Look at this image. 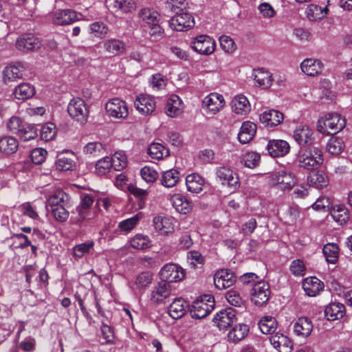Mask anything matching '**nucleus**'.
Masks as SVG:
<instances>
[{
	"instance_id": "58836bf2",
	"label": "nucleus",
	"mask_w": 352,
	"mask_h": 352,
	"mask_svg": "<svg viewBox=\"0 0 352 352\" xmlns=\"http://www.w3.org/2000/svg\"><path fill=\"white\" fill-rule=\"evenodd\" d=\"M232 111L239 115H243L250 111L248 98L244 96H237L232 101Z\"/></svg>"
},
{
	"instance_id": "0eeeda50",
	"label": "nucleus",
	"mask_w": 352,
	"mask_h": 352,
	"mask_svg": "<svg viewBox=\"0 0 352 352\" xmlns=\"http://www.w3.org/2000/svg\"><path fill=\"white\" fill-rule=\"evenodd\" d=\"M172 294L171 285L166 282L160 280L152 289L149 300L151 304L159 305L164 304Z\"/></svg>"
},
{
	"instance_id": "2eb2a0df",
	"label": "nucleus",
	"mask_w": 352,
	"mask_h": 352,
	"mask_svg": "<svg viewBox=\"0 0 352 352\" xmlns=\"http://www.w3.org/2000/svg\"><path fill=\"white\" fill-rule=\"evenodd\" d=\"M236 321V310L229 307L217 313L213 322L220 330H226Z\"/></svg>"
},
{
	"instance_id": "c756f323",
	"label": "nucleus",
	"mask_w": 352,
	"mask_h": 352,
	"mask_svg": "<svg viewBox=\"0 0 352 352\" xmlns=\"http://www.w3.org/2000/svg\"><path fill=\"white\" fill-rule=\"evenodd\" d=\"M345 314V307L340 302H332L326 307L325 317L328 320L334 321L342 318Z\"/></svg>"
},
{
	"instance_id": "72a5a7b5",
	"label": "nucleus",
	"mask_w": 352,
	"mask_h": 352,
	"mask_svg": "<svg viewBox=\"0 0 352 352\" xmlns=\"http://www.w3.org/2000/svg\"><path fill=\"white\" fill-rule=\"evenodd\" d=\"M19 143L16 138L6 135L0 138V153L6 155L14 153L18 150Z\"/></svg>"
},
{
	"instance_id": "423d86ee",
	"label": "nucleus",
	"mask_w": 352,
	"mask_h": 352,
	"mask_svg": "<svg viewBox=\"0 0 352 352\" xmlns=\"http://www.w3.org/2000/svg\"><path fill=\"white\" fill-rule=\"evenodd\" d=\"M42 45L38 38L32 33H24L18 36L15 41L16 48L23 53L38 50Z\"/></svg>"
},
{
	"instance_id": "4468645a",
	"label": "nucleus",
	"mask_w": 352,
	"mask_h": 352,
	"mask_svg": "<svg viewBox=\"0 0 352 352\" xmlns=\"http://www.w3.org/2000/svg\"><path fill=\"white\" fill-rule=\"evenodd\" d=\"M191 47L200 54L209 55L215 50V42L210 36L201 34L194 38Z\"/></svg>"
},
{
	"instance_id": "9b49d317",
	"label": "nucleus",
	"mask_w": 352,
	"mask_h": 352,
	"mask_svg": "<svg viewBox=\"0 0 352 352\" xmlns=\"http://www.w3.org/2000/svg\"><path fill=\"white\" fill-rule=\"evenodd\" d=\"M215 174L223 186H227L233 190L239 188L240 182L238 175L231 168L226 166L218 167L216 169Z\"/></svg>"
},
{
	"instance_id": "c03bdc74",
	"label": "nucleus",
	"mask_w": 352,
	"mask_h": 352,
	"mask_svg": "<svg viewBox=\"0 0 352 352\" xmlns=\"http://www.w3.org/2000/svg\"><path fill=\"white\" fill-rule=\"evenodd\" d=\"M249 331L246 324H239L232 329L228 334V340L232 342H236L243 339Z\"/></svg>"
},
{
	"instance_id": "f8f14e48",
	"label": "nucleus",
	"mask_w": 352,
	"mask_h": 352,
	"mask_svg": "<svg viewBox=\"0 0 352 352\" xmlns=\"http://www.w3.org/2000/svg\"><path fill=\"white\" fill-rule=\"evenodd\" d=\"M108 115L117 119H124L129 116L128 107L125 101L118 98L109 100L105 104Z\"/></svg>"
},
{
	"instance_id": "c9c22d12",
	"label": "nucleus",
	"mask_w": 352,
	"mask_h": 352,
	"mask_svg": "<svg viewBox=\"0 0 352 352\" xmlns=\"http://www.w3.org/2000/svg\"><path fill=\"white\" fill-rule=\"evenodd\" d=\"M187 190L192 193H199L204 185V178L197 173L188 175L186 178Z\"/></svg>"
},
{
	"instance_id": "bf43d9fd",
	"label": "nucleus",
	"mask_w": 352,
	"mask_h": 352,
	"mask_svg": "<svg viewBox=\"0 0 352 352\" xmlns=\"http://www.w3.org/2000/svg\"><path fill=\"white\" fill-rule=\"evenodd\" d=\"M188 260L193 268L202 267L205 263L204 256L198 251L192 250L188 253Z\"/></svg>"
},
{
	"instance_id": "13d9d810",
	"label": "nucleus",
	"mask_w": 352,
	"mask_h": 352,
	"mask_svg": "<svg viewBox=\"0 0 352 352\" xmlns=\"http://www.w3.org/2000/svg\"><path fill=\"white\" fill-rule=\"evenodd\" d=\"M56 134V126L52 122H47L42 126L40 131V136L43 140H52Z\"/></svg>"
},
{
	"instance_id": "09e8293b",
	"label": "nucleus",
	"mask_w": 352,
	"mask_h": 352,
	"mask_svg": "<svg viewBox=\"0 0 352 352\" xmlns=\"http://www.w3.org/2000/svg\"><path fill=\"white\" fill-rule=\"evenodd\" d=\"M323 254L328 263H335L338 258L339 248L336 243H327L323 247Z\"/></svg>"
},
{
	"instance_id": "ddd939ff",
	"label": "nucleus",
	"mask_w": 352,
	"mask_h": 352,
	"mask_svg": "<svg viewBox=\"0 0 352 352\" xmlns=\"http://www.w3.org/2000/svg\"><path fill=\"white\" fill-rule=\"evenodd\" d=\"M223 96L218 93H210L202 101V107L206 113L217 114L225 105Z\"/></svg>"
},
{
	"instance_id": "4be33fe9",
	"label": "nucleus",
	"mask_w": 352,
	"mask_h": 352,
	"mask_svg": "<svg viewBox=\"0 0 352 352\" xmlns=\"http://www.w3.org/2000/svg\"><path fill=\"white\" fill-rule=\"evenodd\" d=\"M269 154L273 157H282L289 152L290 146L289 143L282 140H272L267 144Z\"/></svg>"
},
{
	"instance_id": "6ab92c4d",
	"label": "nucleus",
	"mask_w": 352,
	"mask_h": 352,
	"mask_svg": "<svg viewBox=\"0 0 352 352\" xmlns=\"http://www.w3.org/2000/svg\"><path fill=\"white\" fill-rule=\"evenodd\" d=\"M134 105L140 113L145 116L152 113L156 107L155 99L147 95L138 96Z\"/></svg>"
},
{
	"instance_id": "473e14b6",
	"label": "nucleus",
	"mask_w": 352,
	"mask_h": 352,
	"mask_svg": "<svg viewBox=\"0 0 352 352\" xmlns=\"http://www.w3.org/2000/svg\"><path fill=\"white\" fill-rule=\"evenodd\" d=\"M254 80L258 86L263 89H268L272 85V74L263 68L254 69Z\"/></svg>"
},
{
	"instance_id": "aec40b11",
	"label": "nucleus",
	"mask_w": 352,
	"mask_h": 352,
	"mask_svg": "<svg viewBox=\"0 0 352 352\" xmlns=\"http://www.w3.org/2000/svg\"><path fill=\"white\" fill-rule=\"evenodd\" d=\"M260 122L267 127H274L280 124L284 120L283 113L278 110L265 111L259 116Z\"/></svg>"
},
{
	"instance_id": "5701e85b",
	"label": "nucleus",
	"mask_w": 352,
	"mask_h": 352,
	"mask_svg": "<svg viewBox=\"0 0 352 352\" xmlns=\"http://www.w3.org/2000/svg\"><path fill=\"white\" fill-rule=\"evenodd\" d=\"M270 341L278 352H291L292 350V341L283 333H276L271 336Z\"/></svg>"
},
{
	"instance_id": "f03ea898",
	"label": "nucleus",
	"mask_w": 352,
	"mask_h": 352,
	"mask_svg": "<svg viewBox=\"0 0 352 352\" xmlns=\"http://www.w3.org/2000/svg\"><path fill=\"white\" fill-rule=\"evenodd\" d=\"M297 161L300 167L307 170L317 168L323 162L322 152L316 147L311 149L300 150Z\"/></svg>"
},
{
	"instance_id": "de8ad7c7",
	"label": "nucleus",
	"mask_w": 352,
	"mask_h": 352,
	"mask_svg": "<svg viewBox=\"0 0 352 352\" xmlns=\"http://www.w3.org/2000/svg\"><path fill=\"white\" fill-rule=\"evenodd\" d=\"M148 153L153 159L161 160L169 155V151L162 144L153 142L148 146Z\"/></svg>"
},
{
	"instance_id": "ea45409f",
	"label": "nucleus",
	"mask_w": 352,
	"mask_h": 352,
	"mask_svg": "<svg viewBox=\"0 0 352 352\" xmlns=\"http://www.w3.org/2000/svg\"><path fill=\"white\" fill-rule=\"evenodd\" d=\"M93 203V196L87 194L81 196L80 204L76 208V211L78 213V221H82L88 217V210Z\"/></svg>"
},
{
	"instance_id": "bb28decb",
	"label": "nucleus",
	"mask_w": 352,
	"mask_h": 352,
	"mask_svg": "<svg viewBox=\"0 0 352 352\" xmlns=\"http://www.w3.org/2000/svg\"><path fill=\"white\" fill-rule=\"evenodd\" d=\"M322 67V63L320 60L314 58H306L300 64V68L303 73L311 76L321 73Z\"/></svg>"
},
{
	"instance_id": "3c124183",
	"label": "nucleus",
	"mask_w": 352,
	"mask_h": 352,
	"mask_svg": "<svg viewBox=\"0 0 352 352\" xmlns=\"http://www.w3.org/2000/svg\"><path fill=\"white\" fill-rule=\"evenodd\" d=\"M89 30L91 34L100 38H104L109 32L107 25L101 21L91 23L89 25Z\"/></svg>"
},
{
	"instance_id": "2f4dec72",
	"label": "nucleus",
	"mask_w": 352,
	"mask_h": 352,
	"mask_svg": "<svg viewBox=\"0 0 352 352\" xmlns=\"http://www.w3.org/2000/svg\"><path fill=\"white\" fill-rule=\"evenodd\" d=\"M74 157V155L72 153L66 152L59 154L56 161V168L61 171L73 170L76 165Z\"/></svg>"
},
{
	"instance_id": "1a4fd4ad",
	"label": "nucleus",
	"mask_w": 352,
	"mask_h": 352,
	"mask_svg": "<svg viewBox=\"0 0 352 352\" xmlns=\"http://www.w3.org/2000/svg\"><path fill=\"white\" fill-rule=\"evenodd\" d=\"M169 25L175 31H187L194 27L195 19L191 13L182 12L175 14L169 20Z\"/></svg>"
},
{
	"instance_id": "412c9836",
	"label": "nucleus",
	"mask_w": 352,
	"mask_h": 352,
	"mask_svg": "<svg viewBox=\"0 0 352 352\" xmlns=\"http://www.w3.org/2000/svg\"><path fill=\"white\" fill-rule=\"evenodd\" d=\"M236 281L235 276L226 270L217 271L214 276V284L219 289H225L232 286Z\"/></svg>"
},
{
	"instance_id": "f257e3e1",
	"label": "nucleus",
	"mask_w": 352,
	"mask_h": 352,
	"mask_svg": "<svg viewBox=\"0 0 352 352\" xmlns=\"http://www.w3.org/2000/svg\"><path fill=\"white\" fill-rule=\"evenodd\" d=\"M346 125V120L338 113H328L318 120L317 128L319 132L333 135L338 133Z\"/></svg>"
},
{
	"instance_id": "a19ab883",
	"label": "nucleus",
	"mask_w": 352,
	"mask_h": 352,
	"mask_svg": "<svg viewBox=\"0 0 352 352\" xmlns=\"http://www.w3.org/2000/svg\"><path fill=\"white\" fill-rule=\"evenodd\" d=\"M258 327L263 333L272 336L277 329L278 322L272 316H264L259 320Z\"/></svg>"
},
{
	"instance_id": "b1692460",
	"label": "nucleus",
	"mask_w": 352,
	"mask_h": 352,
	"mask_svg": "<svg viewBox=\"0 0 352 352\" xmlns=\"http://www.w3.org/2000/svg\"><path fill=\"white\" fill-rule=\"evenodd\" d=\"M36 94L35 87L30 82H21L16 86L12 96L18 100H25L32 98Z\"/></svg>"
},
{
	"instance_id": "052dcab7",
	"label": "nucleus",
	"mask_w": 352,
	"mask_h": 352,
	"mask_svg": "<svg viewBox=\"0 0 352 352\" xmlns=\"http://www.w3.org/2000/svg\"><path fill=\"white\" fill-rule=\"evenodd\" d=\"M67 197V194L62 190H58L55 191L47 199L48 205L52 208L58 207V206H63L61 204L65 201Z\"/></svg>"
},
{
	"instance_id": "a211bd4d",
	"label": "nucleus",
	"mask_w": 352,
	"mask_h": 352,
	"mask_svg": "<svg viewBox=\"0 0 352 352\" xmlns=\"http://www.w3.org/2000/svg\"><path fill=\"white\" fill-rule=\"evenodd\" d=\"M314 132L307 125H298L293 133V138L300 146L310 145L314 142Z\"/></svg>"
},
{
	"instance_id": "393cba45",
	"label": "nucleus",
	"mask_w": 352,
	"mask_h": 352,
	"mask_svg": "<svg viewBox=\"0 0 352 352\" xmlns=\"http://www.w3.org/2000/svg\"><path fill=\"white\" fill-rule=\"evenodd\" d=\"M173 206L181 214H188L193 208L192 202L182 194L177 193L171 197Z\"/></svg>"
},
{
	"instance_id": "4c0bfd02",
	"label": "nucleus",
	"mask_w": 352,
	"mask_h": 352,
	"mask_svg": "<svg viewBox=\"0 0 352 352\" xmlns=\"http://www.w3.org/2000/svg\"><path fill=\"white\" fill-rule=\"evenodd\" d=\"M308 183L316 188L321 189L328 186L329 179L323 171L313 172L307 177Z\"/></svg>"
},
{
	"instance_id": "20e7f679",
	"label": "nucleus",
	"mask_w": 352,
	"mask_h": 352,
	"mask_svg": "<svg viewBox=\"0 0 352 352\" xmlns=\"http://www.w3.org/2000/svg\"><path fill=\"white\" fill-rule=\"evenodd\" d=\"M214 300L210 296L197 298L193 302L190 309L192 318L195 319H201L208 316L214 308Z\"/></svg>"
},
{
	"instance_id": "864d4df0",
	"label": "nucleus",
	"mask_w": 352,
	"mask_h": 352,
	"mask_svg": "<svg viewBox=\"0 0 352 352\" xmlns=\"http://www.w3.org/2000/svg\"><path fill=\"white\" fill-rule=\"evenodd\" d=\"M226 298L229 304L232 306L241 308L245 307V300L243 299L240 294L236 290H229L226 293Z\"/></svg>"
},
{
	"instance_id": "cd10ccee",
	"label": "nucleus",
	"mask_w": 352,
	"mask_h": 352,
	"mask_svg": "<svg viewBox=\"0 0 352 352\" xmlns=\"http://www.w3.org/2000/svg\"><path fill=\"white\" fill-rule=\"evenodd\" d=\"M256 124L250 121L244 122L238 134V139L242 144H247L253 139L256 132Z\"/></svg>"
},
{
	"instance_id": "dca6fc26",
	"label": "nucleus",
	"mask_w": 352,
	"mask_h": 352,
	"mask_svg": "<svg viewBox=\"0 0 352 352\" xmlns=\"http://www.w3.org/2000/svg\"><path fill=\"white\" fill-rule=\"evenodd\" d=\"M26 67L21 62H15L6 66L3 71V80L5 83L15 82L23 78Z\"/></svg>"
},
{
	"instance_id": "f704fd0d",
	"label": "nucleus",
	"mask_w": 352,
	"mask_h": 352,
	"mask_svg": "<svg viewBox=\"0 0 352 352\" xmlns=\"http://www.w3.org/2000/svg\"><path fill=\"white\" fill-rule=\"evenodd\" d=\"M182 101L178 96H172L166 104L165 112L166 115L171 118L180 115L182 112Z\"/></svg>"
},
{
	"instance_id": "7ed1b4c3",
	"label": "nucleus",
	"mask_w": 352,
	"mask_h": 352,
	"mask_svg": "<svg viewBox=\"0 0 352 352\" xmlns=\"http://www.w3.org/2000/svg\"><path fill=\"white\" fill-rule=\"evenodd\" d=\"M296 183L295 175L284 170L274 172L268 177V184L280 190H290Z\"/></svg>"
},
{
	"instance_id": "c85d7f7f",
	"label": "nucleus",
	"mask_w": 352,
	"mask_h": 352,
	"mask_svg": "<svg viewBox=\"0 0 352 352\" xmlns=\"http://www.w3.org/2000/svg\"><path fill=\"white\" fill-rule=\"evenodd\" d=\"M187 307L188 304L183 298H175L168 306V314L173 319L181 318L186 312Z\"/></svg>"
},
{
	"instance_id": "6e6552de",
	"label": "nucleus",
	"mask_w": 352,
	"mask_h": 352,
	"mask_svg": "<svg viewBox=\"0 0 352 352\" xmlns=\"http://www.w3.org/2000/svg\"><path fill=\"white\" fill-rule=\"evenodd\" d=\"M161 280L168 283L179 282L185 277V272L177 264L167 263L160 271Z\"/></svg>"
},
{
	"instance_id": "a18cd8bd",
	"label": "nucleus",
	"mask_w": 352,
	"mask_h": 352,
	"mask_svg": "<svg viewBox=\"0 0 352 352\" xmlns=\"http://www.w3.org/2000/svg\"><path fill=\"white\" fill-rule=\"evenodd\" d=\"M131 246L136 250H143L152 246L151 241L148 236L142 234H137L130 240Z\"/></svg>"
},
{
	"instance_id": "a878e982",
	"label": "nucleus",
	"mask_w": 352,
	"mask_h": 352,
	"mask_svg": "<svg viewBox=\"0 0 352 352\" xmlns=\"http://www.w3.org/2000/svg\"><path fill=\"white\" fill-rule=\"evenodd\" d=\"M305 294L309 296H316L323 289L324 284L315 276L306 278L302 283Z\"/></svg>"
},
{
	"instance_id": "6e6d98bb",
	"label": "nucleus",
	"mask_w": 352,
	"mask_h": 352,
	"mask_svg": "<svg viewBox=\"0 0 352 352\" xmlns=\"http://www.w3.org/2000/svg\"><path fill=\"white\" fill-rule=\"evenodd\" d=\"M331 216L341 225L345 223L349 219L348 210L344 206H338L335 208L331 212Z\"/></svg>"
},
{
	"instance_id": "4d7b16f0",
	"label": "nucleus",
	"mask_w": 352,
	"mask_h": 352,
	"mask_svg": "<svg viewBox=\"0 0 352 352\" xmlns=\"http://www.w3.org/2000/svg\"><path fill=\"white\" fill-rule=\"evenodd\" d=\"M58 23L60 25H68L77 20L76 12L71 10H64L58 14Z\"/></svg>"
},
{
	"instance_id": "774afa93",
	"label": "nucleus",
	"mask_w": 352,
	"mask_h": 352,
	"mask_svg": "<svg viewBox=\"0 0 352 352\" xmlns=\"http://www.w3.org/2000/svg\"><path fill=\"white\" fill-rule=\"evenodd\" d=\"M113 6L122 12H131L135 8V3L133 0H114Z\"/></svg>"
},
{
	"instance_id": "5fc2aeb1",
	"label": "nucleus",
	"mask_w": 352,
	"mask_h": 352,
	"mask_svg": "<svg viewBox=\"0 0 352 352\" xmlns=\"http://www.w3.org/2000/svg\"><path fill=\"white\" fill-rule=\"evenodd\" d=\"M344 144L338 138H331L327 144L326 150L332 155H339L344 149Z\"/></svg>"
},
{
	"instance_id": "f3484780",
	"label": "nucleus",
	"mask_w": 352,
	"mask_h": 352,
	"mask_svg": "<svg viewBox=\"0 0 352 352\" xmlns=\"http://www.w3.org/2000/svg\"><path fill=\"white\" fill-rule=\"evenodd\" d=\"M156 232L164 236L173 233L175 230L174 219L167 216H156L153 219Z\"/></svg>"
},
{
	"instance_id": "39448f33",
	"label": "nucleus",
	"mask_w": 352,
	"mask_h": 352,
	"mask_svg": "<svg viewBox=\"0 0 352 352\" xmlns=\"http://www.w3.org/2000/svg\"><path fill=\"white\" fill-rule=\"evenodd\" d=\"M67 112L70 117L80 124L87 122L89 110L85 101L78 97L73 98L68 104Z\"/></svg>"
},
{
	"instance_id": "680f3d73",
	"label": "nucleus",
	"mask_w": 352,
	"mask_h": 352,
	"mask_svg": "<svg viewBox=\"0 0 352 352\" xmlns=\"http://www.w3.org/2000/svg\"><path fill=\"white\" fill-rule=\"evenodd\" d=\"M100 329L102 338L105 340L104 344H115L116 343L114 331L111 327L102 323Z\"/></svg>"
},
{
	"instance_id": "9d476101",
	"label": "nucleus",
	"mask_w": 352,
	"mask_h": 352,
	"mask_svg": "<svg viewBox=\"0 0 352 352\" xmlns=\"http://www.w3.org/2000/svg\"><path fill=\"white\" fill-rule=\"evenodd\" d=\"M270 294L269 284L265 281H258L252 289L251 300L256 306H263L269 300Z\"/></svg>"
},
{
	"instance_id": "8fccbe9b",
	"label": "nucleus",
	"mask_w": 352,
	"mask_h": 352,
	"mask_svg": "<svg viewBox=\"0 0 352 352\" xmlns=\"http://www.w3.org/2000/svg\"><path fill=\"white\" fill-rule=\"evenodd\" d=\"M18 135L21 140L29 141L37 137V129L32 124L25 123L23 125Z\"/></svg>"
},
{
	"instance_id": "338daca9",
	"label": "nucleus",
	"mask_w": 352,
	"mask_h": 352,
	"mask_svg": "<svg viewBox=\"0 0 352 352\" xmlns=\"http://www.w3.org/2000/svg\"><path fill=\"white\" fill-rule=\"evenodd\" d=\"M94 243L93 241H90L75 245L73 248L74 256L78 258H81L89 252V250L94 247Z\"/></svg>"
},
{
	"instance_id": "7c9ffc66",
	"label": "nucleus",
	"mask_w": 352,
	"mask_h": 352,
	"mask_svg": "<svg viewBox=\"0 0 352 352\" xmlns=\"http://www.w3.org/2000/svg\"><path fill=\"white\" fill-rule=\"evenodd\" d=\"M313 330V324L308 318H299L294 324V331L297 336H309Z\"/></svg>"
},
{
	"instance_id": "0e129e2a",
	"label": "nucleus",
	"mask_w": 352,
	"mask_h": 352,
	"mask_svg": "<svg viewBox=\"0 0 352 352\" xmlns=\"http://www.w3.org/2000/svg\"><path fill=\"white\" fill-rule=\"evenodd\" d=\"M103 150L104 148L101 143L93 142L87 144L84 147L83 151L86 155L90 156H98L102 154Z\"/></svg>"
},
{
	"instance_id": "603ef678",
	"label": "nucleus",
	"mask_w": 352,
	"mask_h": 352,
	"mask_svg": "<svg viewBox=\"0 0 352 352\" xmlns=\"http://www.w3.org/2000/svg\"><path fill=\"white\" fill-rule=\"evenodd\" d=\"M109 158L111 162H112L113 168L116 170H122L127 165L126 156L122 151L116 152L112 157Z\"/></svg>"
},
{
	"instance_id": "37998d69",
	"label": "nucleus",
	"mask_w": 352,
	"mask_h": 352,
	"mask_svg": "<svg viewBox=\"0 0 352 352\" xmlns=\"http://www.w3.org/2000/svg\"><path fill=\"white\" fill-rule=\"evenodd\" d=\"M138 16L148 25H153L155 23H159L160 19L159 12L148 8L141 9L139 12Z\"/></svg>"
},
{
	"instance_id": "49530a36",
	"label": "nucleus",
	"mask_w": 352,
	"mask_h": 352,
	"mask_svg": "<svg viewBox=\"0 0 352 352\" xmlns=\"http://www.w3.org/2000/svg\"><path fill=\"white\" fill-rule=\"evenodd\" d=\"M142 217V213H138L131 218L120 221L118 228L121 233L127 234L138 225Z\"/></svg>"
},
{
	"instance_id": "e433bc0d",
	"label": "nucleus",
	"mask_w": 352,
	"mask_h": 352,
	"mask_svg": "<svg viewBox=\"0 0 352 352\" xmlns=\"http://www.w3.org/2000/svg\"><path fill=\"white\" fill-rule=\"evenodd\" d=\"M103 47L107 54L116 56L124 51L125 44L119 39L111 38L104 41Z\"/></svg>"
},
{
	"instance_id": "79ce46f5",
	"label": "nucleus",
	"mask_w": 352,
	"mask_h": 352,
	"mask_svg": "<svg viewBox=\"0 0 352 352\" xmlns=\"http://www.w3.org/2000/svg\"><path fill=\"white\" fill-rule=\"evenodd\" d=\"M180 179V173L177 169H170L163 173L161 184L167 188L175 186Z\"/></svg>"
},
{
	"instance_id": "e2e57ef3",
	"label": "nucleus",
	"mask_w": 352,
	"mask_h": 352,
	"mask_svg": "<svg viewBox=\"0 0 352 352\" xmlns=\"http://www.w3.org/2000/svg\"><path fill=\"white\" fill-rule=\"evenodd\" d=\"M260 155L255 152H248L243 157V164L250 168L257 166L260 161Z\"/></svg>"
},
{
	"instance_id": "69168bd1",
	"label": "nucleus",
	"mask_w": 352,
	"mask_h": 352,
	"mask_svg": "<svg viewBox=\"0 0 352 352\" xmlns=\"http://www.w3.org/2000/svg\"><path fill=\"white\" fill-rule=\"evenodd\" d=\"M153 276L151 273L146 272H142L135 278V284L138 289H144L151 283Z\"/></svg>"
}]
</instances>
